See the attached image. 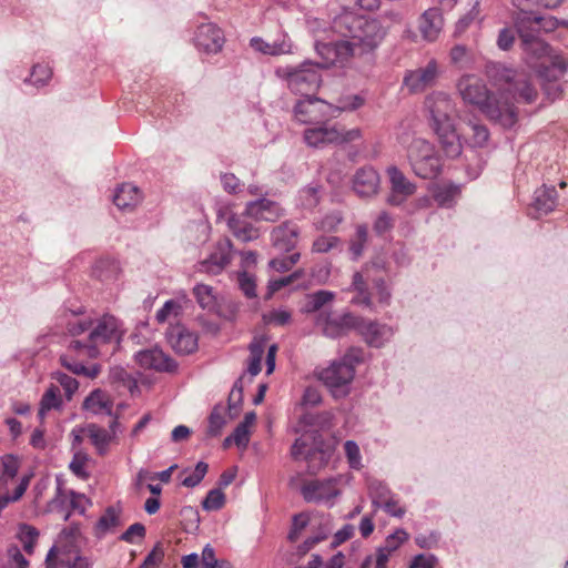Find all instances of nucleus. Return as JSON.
Here are the masks:
<instances>
[{
  "instance_id": "6e6552de",
  "label": "nucleus",
  "mask_w": 568,
  "mask_h": 568,
  "mask_svg": "<svg viewBox=\"0 0 568 568\" xmlns=\"http://www.w3.org/2000/svg\"><path fill=\"white\" fill-rule=\"evenodd\" d=\"M496 69V75L499 77V90L501 95H507L505 101L508 100V97L517 103H532L536 101L538 97L537 89L531 84L528 77L525 73L516 72L511 69L498 65ZM511 104H514L511 102ZM515 108V105H513Z\"/></svg>"
},
{
  "instance_id": "bb28decb",
  "label": "nucleus",
  "mask_w": 568,
  "mask_h": 568,
  "mask_svg": "<svg viewBox=\"0 0 568 568\" xmlns=\"http://www.w3.org/2000/svg\"><path fill=\"white\" fill-rule=\"evenodd\" d=\"M444 26L442 12L437 8L426 10L418 20V30L426 41H435Z\"/></svg>"
},
{
  "instance_id": "f257e3e1",
  "label": "nucleus",
  "mask_w": 568,
  "mask_h": 568,
  "mask_svg": "<svg viewBox=\"0 0 568 568\" xmlns=\"http://www.w3.org/2000/svg\"><path fill=\"white\" fill-rule=\"evenodd\" d=\"M68 331L72 336L88 332L85 339H72L65 352L60 356L63 367L75 375L95 378L101 366H87L89 359L101 354V347L119 345L124 335L123 323L112 314L105 313L94 318H74L68 322Z\"/></svg>"
},
{
  "instance_id": "dca6fc26",
  "label": "nucleus",
  "mask_w": 568,
  "mask_h": 568,
  "mask_svg": "<svg viewBox=\"0 0 568 568\" xmlns=\"http://www.w3.org/2000/svg\"><path fill=\"white\" fill-rule=\"evenodd\" d=\"M387 175L390 183V192L386 202L389 205L398 206L416 192V185L397 166H389Z\"/></svg>"
},
{
  "instance_id": "9d476101",
  "label": "nucleus",
  "mask_w": 568,
  "mask_h": 568,
  "mask_svg": "<svg viewBox=\"0 0 568 568\" xmlns=\"http://www.w3.org/2000/svg\"><path fill=\"white\" fill-rule=\"evenodd\" d=\"M362 136L358 128L346 130L338 125H320L308 128L304 132V141L312 148H323L328 144H343Z\"/></svg>"
},
{
  "instance_id": "e2e57ef3",
  "label": "nucleus",
  "mask_w": 568,
  "mask_h": 568,
  "mask_svg": "<svg viewBox=\"0 0 568 568\" xmlns=\"http://www.w3.org/2000/svg\"><path fill=\"white\" fill-rule=\"evenodd\" d=\"M292 314L290 311L284 308L273 310L268 314L264 315V321L267 324L283 326L290 323Z\"/></svg>"
},
{
  "instance_id": "393cba45",
  "label": "nucleus",
  "mask_w": 568,
  "mask_h": 568,
  "mask_svg": "<svg viewBox=\"0 0 568 568\" xmlns=\"http://www.w3.org/2000/svg\"><path fill=\"white\" fill-rule=\"evenodd\" d=\"M298 235V226L291 221H286L273 229L271 233L272 244L280 252H290L296 246Z\"/></svg>"
},
{
  "instance_id": "2eb2a0df",
  "label": "nucleus",
  "mask_w": 568,
  "mask_h": 568,
  "mask_svg": "<svg viewBox=\"0 0 568 568\" xmlns=\"http://www.w3.org/2000/svg\"><path fill=\"white\" fill-rule=\"evenodd\" d=\"M567 68L568 65L562 57H555L552 67L540 68L539 77L542 79V90L550 101L561 98L562 87L557 82V79L566 72Z\"/></svg>"
},
{
  "instance_id": "b1692460",
  "label": "nucleus",
  "mask_w": 568,
  "mask_h": 568,
  "mask_svg": "<svg viewBox=\"0 0 568 568\" xmlns=\"http://www.w3.org/2000/svg\"><path fill=\"white\" fill-rule=\"evenodd\" d=\"M166 339L175 353L187 355L197 349V336L187 328L175 325L166 332Z\"/></svg>"
},
{
  "instance_id": "f8f14e48",
  "label": "nucleus",
  "mask_w": 568,
  "mask_h": 568,
  "mask_svg": "<svg viewBox=\"0 0 568 568\" xmlns=\"http://www.w3.org/2000/svg\"><path fill=\"white\" fill-rule=\"evenodd\" d=\"M339 478L313 479L305 481L301 487V494L305 501L325 504L332 507L341 495Z\"/></svg>"
},
{
  "instance_id": "f704fd0d",
  "label": "nucleus",
  "mask_w": 568,
  "mask_h": 568,
  "mask_svg": "<svg viewBox=\"0 0 568 568\" xmlns=\"http://www.w3.org/2000/svg\"><path fill=\"white\" fill-rule=\"evenodd\" d=\"M92 444L95 446L98 453L103 455L108 450V446L112 439V435L104 428L89 424L85 428Z\"/></svg>"
},
{
  "instance_id": "69168bd1",
  "label": "nucleus",
  "mask_w": 568,
  "mask_h": 568,
  "mask_svg": "<svg viewBox=\"0 0 568 568\" xmlns=\"http://www.w3.org/2000/svg\"><path fill=\"white\" fill-rule=\"evenodd\" d=\"M164 557V550L161 542H156L153 549L148 554L139 568H156Z\"/></svg>"
},
{
  "instance_id": "39448f33",
  "label": "nucleus",
  "mask_w": 568,
  "mask_h": 568,
  "mask_svg": "<svg viewBox=\"0 0 568 568\" xmlns=\"http://www.w3.org/2000/svg\"><path fill=\"white\" fill-rule=\"evenodd\" d=\"M362 361V351L351 348L342 358L334 361L323 369L320 378L329 388L334 397H344L349 393V385L355 376V365Z\"/></svg>"
},
{
  "instance_id": "7c9ffc66",
  "label": "nucleus",
  "mask_w": 568,
  "mask_h": 568,
  "mask_svg": "<svg viewBox=\"0 0 568 568\" xmlns=\"http://www.w3.org/2000/svg\"><path fill=\"white\" fill-rule=\"evenodd\" d=\"M83 408L90 410L94 415H112V402L101 389H94L90 393V395L83 402Z\"/></svg>"
},
{
  "instance_id": "4c0bfd02",
  "label": "nucleus",
  "mask_w": 568,
  "mask_h": 568,
  "mask_svg": "<svg viewBox=\"0 0 568 568\" xmlns=\"http://www.w3.org/2000/svg\"><path fill=\"white\" fill-rule=\"evenodd\" d=\"M193 293L199 305L209 312H212L216 307V297L213 294V288L209 285L197 284L193 288Z\"/></svg>"
},
{
  "instance_id": "aec40b11",
  "label": "nucleus",
  "mask_w": 568,
  "mask_h": 568,
  "mask_svg": "<svg viewBox=\"0 0 568 568\" xmlns=\"http://www.w3.org/2000/svg\"><path fill=\"white\" fill-rule=\"evenodd\" d=\"M195 45L206 53H217L224 44V34L213 23L201 24L195 33Z\"/></svg>"
},
{
  "instance_id": "864d4df0",
  "label": "nucleus",
  "mask_w": 568,
  "mask_h": 568,
  "mask_svg": "<svg viewBox=\"0 0 568 568\" xmlns=\"http://www.w3.org/2000/svg\"><path fill=\"white\" fill-rule=\"evenodd\" d=\"M119 267L115 262L109 260H101L97 263L94 274L101 281H109L115 277Z\"/></svg>"
},
{
  "instance_id": "f3484780",
  "label": "nucleus",
  "mask_w": 568,
  "mask_h": 568,
  "mask_svg": "<svg viewBox=\"0 0 568 568\" xmlns=\"http://www.w3.org/2000/svg\"><path fill=\"white\" fill-rule=\"evenodd\" d=\"M437 75L438 64L435 60H430L423 68L407 71L403 83L410 93H418L433 85Z\"/></svg>"
},
{
  "instance_id": "603ef678",
  "label": "nucleus",
  "mask_w": 568,
  "mask_h": 568,
  "mask_svg": "<svg viewBox=\"0 0 568 568\" xmlns=\"http://www.w3.org/2000/svg\"><path fill=\"white\" fill-rule=\"evenodd\" d=\"M341 244V240L337 236H318L312 244L313 253H327L336 248Z\"/></svg>"
},
{
  "instance_id": "a19ab883",
  "label": "nucleus",
  "mask_w": 568,
  "mask_h": 568,
  "mask_svg": "<svg viewBox=\"0 0 568 568\" xmlns=\"http://www.w3.org/2000/svg\"><path fill=\"white\" fill-rule=\"evenodd\" d=\"M460 190L458 185L455 184H447L442 185L437 187V190L434 193L435 201L440 206L449 207L453 205L455 199L458 196Z\"/></svg>"
},
{
  "instance_id": "4468645a",
  "label": "nucleus",
  "mask_w": 568,
  "mask_h": 568,
  "mask_svg": "<svg viewBox=\"0 0 568 568\" xmlns=\"http://www.w3.org/2000/svg\"><path fill=\"white\" fill-rule=\"evenodd\" d=\"M331 105L315 97L300 99L294 106L295 119L304 124L321 122L328 116Z\"/></svg>"
},
{
  "instance_id": "5fc2aeb1",
  "label": "nucleus",
  "mask_w": 568,
  "mask_h": 568,
  "mask_svg": "<svg viewBox=\"0 0 568 568\" xmlns=\"http://www.w3.org/2000/svg\"><path fill=\"white\" fill-rule=\"evenodd\" d=\"M88 459L89 458L85 453L78 452L73 455V458L70 462V470L81 479H87L89 477V473L85 469Z\"/></svg>"
},
{
  "instance_id": "c03bdc74",
  "label": "nucleus",
  "mask_w": 568,
  "mask_h": 568,
  "mask_svg": "<svg viewBox=\"0 0 568 568\" xmlns=\"http://www.w3.org/2000/svg\"><path fill=\"white\" fill-rule=\"evenodd\" d=\"M243 400V378L240 377L233 385L229 395L230 418L233 419L239 415Z\"/></svg>"
},
{
  "instance_id": "c9c22d12",
  "label": "nucleus",
  "mask_w": 568,
  "mask_h": 568,
  "mask_svg": "<svg viewBox=\"0 0 568 568\" xmlns=\"http://www.w3.org/2000/svg\"><path fill=\"white\" fill-rule=\"evenodd\" d=\"M62 406V399L60 396V388L57 385L51 384L45 393L42 395L39 408V416L43 418L45 414L51 409H59Z\"/></svg>"
},
{
  "instance_id": "1a4fd4ad",
  "label": "nucleus",
  "mask_w": 568,
  "mask_h": 568,
  "mask_svg": "<svg viewBox=\"0 0 568 568\" xmlns=\"http://www.w3.org/2000/svg\"><path fill=\"white\" fill-rule=\"evenodd\" d=\"M539 23L540 19H531L527 12L518 14L515 21L524 51L538 59L549 57L552 62L556 55L551 54V48L539 37L535 28Z\"/></svg>"
},
{
  "instance_id": "7ed1b4c3",
  "label": "nucleus",
  "mask_w": 568,
  "mask_h": 568,
  "mask_svg": "<svg viewBox=\"0 0 568 568\" xmlns=\"http://www.w3.org/2000/svg\"><path fill=\"white\" fill-rule=\"evenodd\" d=\"M389 26L383 24L381 19L358 16L351 11H343L332 21V30L341 37L348 39L356 49L372 51L385 38Z\"/></svg>"
},
{
  "instance_id": "cd10ccee",
  "label": "nucleus",
  "mask_w": 568,
  "mask_h": 568,
  "mask_svg": "<svg viewBox=\"0 0 568 568\" xmlns=\"http://www.w3.org/2000/svg\"><path fill=\"white\" fill-rule=\"evenodd\" d=\"M251 48L260 53L267 55H282L292 53L293 44L287 34H282L272 42H267L260 37L250 40Z\"/></svg>"
},
{
  "instance_id": "8fccbe9b",
  "label": "nucleus",
  "mask_w": 568,
  "mask_h": 568,
  "mask_svg": "<svg viewBox=\"0 0 568 568\" xmlns=\"http://www.w3.org/2000/svg\"><path fill=\"white\" fill-rule=\"evenodd\" d=\"M225 495L220 488L211 489L205 499L202 501V507L207 511L219 510L224 506Z\"/></svg>"
},
{
  "instance_id": "774afa93",
  "label": "nucleus",
  "mask_w": 568,
  "mask_h": 568,
  "mask_svg": "<svg viewBox=\"0 0 568 568\" xmlns=\"http://www.w3.org/2000/svg\"><path fill=\"white\" fill-rule=\"evenodd\" d=\"M394 226L393 217L386 211H382L374 221L373 230L376 234L382 235L390 231Z\"/></svg>"
},
{
  "instance_id": "e433bc0d",
  "label": "nucleus",
  "mask_w": 568,
  "mask_h": 568,
  "mask_svg": "<svg viewBox=\"0 0 568 568\" xmlns=\"http://www.w3.org/2000/svg\"><path fill=\"white\" fill-rule=\"evenodd\" d=\"M20 462L12 455H6L0 460V487L6 486L9 480L18 474Z\"/></svg>"
},
{
  "instance_id": "a18cd8bd",
  "label": "nucleus",
  "mask_w": 568,
  "mask_h": 568,
  "mask_svg": "<svg viewBox=\"0 0 568 568\" xmlns=\"http://www.w3.org/2000/svg\"><path fill=\"white\" fill-rule=\"evenodd\" d=\"M52 77V70L50 67L44 64H34L30 78L26 79L24 82L32 83L37 88L44 87Z\"/></svg>"
},
{
  "instance_id": "a211bd4d",
  "label": "nucleus",
  "mask_w": 568,
  "mask_h": 568,
  "mask_svg": "<svg viewBox=\"0 0 568 568\" xmlns=\"http://www.w3.org/2000/svg\"><path fill=\"white\" fill-rule=\"evenodd\" d=\"M381 179L377 171L369 165L359 168L352 179L353 191L359 197H371L377 194Z\"/></svg>"
},
{
  "instance_id": "412c9836",
  "label": "nucleus",
  "mask_w": 568,
  "mask_h": 568,
  "mask_svg": "<svg viewBox=\"0 0 568 568\" xmlns=\"http://www.w3.org/2000/svg\"><path fill=\"white\" fill-rule=\"evenodd\" d=\"M232 247V242L229 239L220 240L214 251L201 263V270L210 274L222 272L231 262Z\"/></svg>"
},
{
  "instance_id": "4d7b16f0",
  "label": "nucleus",
  "mask_w": 568,
  "mask_h": 568,
  "mask_svg": "<svg viewBox=\"0 0 568 568\" xmlns=\"http://www.w3.org/2000/svg\"><path fill=\"white\" fill-rule=\"evenodd\" d=\"M342 220H343V217H342L341 213L333 212V213L326 214L320 221L315 222L314 225H315L316 230H318V231L333 232L341 224Z\"/></svg>"
},
{
  "instance_id": "f03ea898",
  "label": "nucleus",
  "mask_w": 568,
  "mask_h": 568,
  "mask_svg": "<svg viewBox=\"0 0 568 568\" xmlns=\"http://www.w3.org/2000/svg\"><path fill=\"white\" fill-rule=\"evenodd\" d=\"M464 103L480 110L490 120L510 128L516 123L517 112L508 101H500L488 90L485 81L475 74H465L456 84Z\"/></svg>"
},
{
  "instance_id": "ea45409f",
  "label": "nucleus",
  "mask_w": 568,
  "mask_h": 568,
  "mask_svg": "<svg viewBox=\"0 0 568 568\" xmlns=\"http://www.w3.org/2000/svg\"><path fill=\"white\" fill-rule=\"evenodd\" d=\"M264 354L263 339H255L250 344V361L247 372L252 376H256L261 372V362Z\"/></svg>"
},
{
  "instance_id": "680f3d73",
  "label": "nucleus",
  "mask_w": 568,
  "mask_h": 568,
  "mask_svg": "<svg viewBox=\"0 0 568 568\" xmlns=\"http://www.w3.org/2000/svg\"><path fill=\"white\" fill-rule=\"evenodd\" d=\"M407 539L408 534L404 529H397L395 532H393L386 538L385 542L381 547L388 550V552L393 554Z\"/></svg>"
},
{
  "instance_id": "58836bf2",
  "label": "nucleus",
  "mask_w": 568,
  "mask_h": 568,
  "mask_svg": "<svg viewBox=\"0 0 568 568\" xmlns=\"http://www.w3.org/2000/svg\"><path fill=\"white\" fill-rule=\"evenodd\" d=\"M226 424L225 408L215 406L209 416V426L206 434L210 437H217Z\"/></svg>"
},
{
  "instance_id": "4be33fe9",
  "label": "nucleus",
  "mask_w": 568,
  "mask_h": 568,
  "mask_svg": "<svg viewBox=\"0 0 568 568\" xmlns=\"http://www.w3.org/2000/svg\"><path fill=\"white\" fill-rule=\"evenodd\" d=\"M357 331L363 336L364 341L373 347H382L394 335V329L390 326L373 321H365L361 317Z\"/></svg>"
},
{
  "instance_id": "423d86ee",
  "label": "nucleus",
  "mask_w": 568,
  "mask_h": 568,
  "mask_svg": "<svg viewBox=\"0 0 568 568\" xmlns=\"http://www.w3.org/2000/svg\"><path fill=\"white\" fill-rule=\"evenodd\" d=\"M275 74L284 80L287 88L304 98L314 97L322 83L320 64L306 60L297 67L277 68Z\"/></svg>"
},
{
  "instance_id": "20e7f679",
  "label": "nucleus",
  "mask_w": 568,
  "mask_h": 568,
  "mask_svg": "<svg viewBox=\"0 0 568 568\" xmlns=\"http://www.w3.org/2000/svg\"><path fill=\"white\" fill-rule=\"evenodd\" d=\"M425 108L446 156L455 159L460 155L463 146L453 121L456 109L452 98L445 92H433L426 97Z\"/></svg>"
},
{
  "instance_id": "de8ad7c7",
  "label": "nucleus",
  "mask_w": 568,
  "mask_h": 568,
  "mask_svg": "<svg viewBox=\"0 0 568 568\" xmlns=\"http://www.w3.org/2000/svg\"><path fill=\"white\" fill-rule=\"evenodd\" d=\"M469 132L466 134L469 135L470 144L474 148H481L488 141L489 132L487 128L483 124L469 122L467 124Z\"/></svg>"
},
{
  "instance_id": "0eeeda50",
  "label": "nucleus",
  "mask_w": 568,
  "mask_h": 568,
  "mask_svg": "<svg viewBox=\"0 0 568 568\" xmlns=\"http://www.w3.org/2000/svg\"><path fill=\"white\" fill-rule=\"evenodd\" d=\"M412 171L420 179H435L442 173L443 162L435 145L425 139H414L407 148Z\"/></svg>"
},
{
  "instance_id": "72a5a7b5",
  "label": "nucleus",
  "mask_w": 568,
  "mask_h": 568,
  "mask_svg": "<svg viewBox=\"0 0 568 568\" xmlns=\"http://www.w3.org/2000/svg\"><path fill=\"white\" fill-rule=\"evenodd\" d=\"M335 298V293L331 291L320 290L306 296L305 303L303 305L302 311L304 313H320L323 307L333 302Z\"/></svg>"
},
{
  "instance_id": "052dcab7",
  "label": "nucleus",
  "mask_w": 568,
  "mask_h": 568,
  "mask_svg": "<svg viewBox=\"0 0 568 568\" xmlns=\"http://www.w3.org/2000/svg\"><path fill=\"white\" fill-rule=\"evenodd\" d=\"M308 525V516L306 514H297V515H294L293 516V520H292V527H291V530L288 532V540L291 542H294L298 539L301 532L306 528V526Z\"/></svg>"
},
{
  "instance_id": "338daca9",
  "label": "nucleus",
  "mask_w": 568,
  "mask_h": 568,
  "mask_svg": "<svg viewBox=\"0 0 568 568\" xmlns=\"http://www.w3.org/2000/svg\"><path fill=\"white\" fill-rule=\"evenodd\" d=\"M145 537V527L141 523H135L131 525L121 536L120 539L128 544H134L138 538L142 540Z\"/></svg>"
},
{
  "instance_id": "6e6d98bb",
  "label": "nucleus",
  "mask_w": 568,
  "mask_h": 568,
  "mask_svg": "<svg viewBox=\"0 0 568 568\" xmlns=\"http://www.w3.org/2000/svg\"><path fill=\"white\" fill-rule=\"evenodd\" d=\"M300 253L276 257L270 261L268 266L276 272H287L300 261Z\"/></svg>"
},
{
  "instance_id": "473e14b6",
  "label": "nucleus",
  "mask_w": 568,
  "mask_h": 568,
  "mask_svg": "<svg viewBox=\"0 0 568 568\" xmlns=\"http://www.w3.org/2000/svg\"><path fill=\"white\" fill-rule=\"evenodd\" d=\"M557 205V191L554 186H542L535 192L534 207L540 214L551 212Z\"/></svg>"
},
{
  "instance_id": "3c124183",
  "label": "nucleus",
  "mask_w": 568,
  "mask_h": 568,
  "mask_svg": "<svg viewBox=\"0 0 568 568\" xmlns=\"http://www.w3.org/2000/svg\"><path fill=\"white\" fill-rule=\"evenodd\" d=\"M53 378L64 389L65 397H67L68 400H70L72 398L73 394L79 388L78 381L74 377L69 376V375H67L65 373H62V372H55L53 374Z\"/></svg>"
},
{
  "instance_id": "ddd939ff",
  "label": "nucleus",
  "mask_w": 568,
  "mask_h": 568,
  "mask_svg": "<svg viewBox=\"0 0 568 568\" xmlns=\"http://www.w3.org/2000/svg\"><path fill=\"white\" fill-rule=\"evenodd\" d=\"M315 49L318 55L322 58V62H317L321 68H328L336 63H344L348 58L355 54L354 43L349 42L348 39L321 42L316 41Z\"/></svg>"
},
{
  "instance_id": "bf43d9fd",
  "label": "nucleus",
  "mask_w": 568,
  "mask_h": 568,
  "mask_svg": "<svg viewBox=\"0 0 568 568\" xmlns=\"http://www.w3.org/2000/svg\"><path fill=\"white\" fill-rule=\"evenodd\" d=\"M450 60L458 68H467L471 62L469 51L462 44H457L452 48Z\"/></svg>"
},
{
  "instance_id": "09e8293b",
  "label": "nucleus",
  "mask_w": 568,
  "mask_h": 568,
  "mask_svg": "<svg viewBox=\"0 0 568 568\" xmlns=\"http://www.w3.org/2000/svg\"><path fill=\"white\" fill-rule=\"evenodd\" d=\"M38 536H39L38 530L32 526L23 524L19 527L18 538L20 539L21 544L23 545V549L28 554L33 552V547L38 539Z\"/></svg>"
},
{
  "instance_id": "c756f323",
  "label": "nucleus",
  "mask_w": 568,
  "mask_h": 568,
  "mask_svg": "<svg viewBox=\"0 0 568 568\" xmlns=\"http://www.w3.org/2000/svg\"><path fill=\"white\" fill-rule=\"evenodd\" d=\"M113 202L120 210H131L141 202L140 190L133 184L124 183L116 189Z\"/></svg>"
},
{
  "instance_id": "49530a36",
  "label": "nucleus",
  "mask_w": 568,
  "mask_h": 568,
  "mask_svg": "<svg viewBox=\"0 0 568 568\" xmlns=\"http://www.w3.org/2000/svg\"><path fill=\"white\" fill-rule=\"evenodd\" d=\"M368 493L375 508H379L384 500L392 496L388 487L378 480L369 481Z\"/></svg>"
},
{
  "instance_id": "a878e982",
  "label": "nucleus",
  "mask_w": 568,
  "mask_h": 568,
  "mask_svg": "<svg viewBox=\"0 0 568 568\" xmlns=\"http://www.w3.org/2000/svg\"><path fill=\"white\" fill-rule=\"evenodd\" d=\"M80 535L78 526H70L64 528L55 541V545L51 547L45 558V568H55V558L58 556L70 552L71 548L74 547V542Z\"/></svg>"
},
{
  "instance_id": "6ab92c4d",
  "label": "nucleus",
  "mask_w": 568,
  "mask_h": 568,
  "mask_svg": "<svg viewBox=\"0 0 568 568\" xmlns=\"http://www.w3.org/2000/svg\"><path fill=\"white\" fill-rule=\"evenodd\" d=\"M244 214L255 220L275 222L285 215V211L277 202L263 197L247 202Z\"/></svg>"
},
{
  "instance_id": "c85d7f7f",
  "label": "nucleus",
  "mask_w": 568,
  "mask_h": 568,
  "mask_svg": "<svg viewBox=\"0 0 568 568\" xmlns=\"http://www.w3.org/2000/svg\"><path fill=\"white\" fill-rule=\"evenodd\" d=\"M227 226L241 242L246 243L260 237V230L241 215L232 214L227 219Z\"/></svg>"
},
{
  "instance_id": "37998d69",
  "label": "nucleus",
  "mask_w": 568,
  "mask_h": 568,
  "mask_svg": "<svg viewBox=\"0 0 568 568\" xmlns=\"http://www.w3.org/2000/svg\"><path fill=\"white\" fill-rule=\"evenodd\" d=\"M368 230L367 226L362 224L356 227L355 236L349 242V252L354 260L362 256L364 247L367 243Z\"/></svg>"
},
{
  "instance_id": "5701e85b",
  "label": "nucleus",
  "mask_w": 568,
  "mask_h": 568,
  "mask_svg": "<svg viewBox=\"0 0 568 568\" xmlns=\"http://www.w3.org/2000/svg\"><path fill=\"white\" fill-rule=\"evenodd\" d=\"M135 361L142 368L160 372H174L178 367L176 363L158 347L138 352Z\"/></svg>"
},
{
  "instance_id": "79ce46f5",
  "label": "nucleus",
  "mask_w": 568,
  "mask_h": 568,
  "mask_svg": "<svg viewBox=\"0 0 568 568\" xmlns=\"http://www.w3.org/2000/svg\"><path fill=\"white\" fill-rule=\"evenodd\" d=\"M183 310L182 301L178 298L169 300L156 312L155 318L159 323H164L171 318H176Z\"/></svg>"
},
{
  "instance_id": "9b49d317",
  "label": "nucleus",
  "mask_w": 568,
  "mask_h": 568,
  "mask_svg": "<svg viewBox=\"0 0 568 568\" xmlns=\"http://www.w3.org/2000/svg\"><path fill=\"white\" fill-rule=\"evenodd\" d=\"M359 317L352 313L336 314L333 311L324 310L315 318V325L326 337L337 338L347 334L351 329H357Z\"/></svg>"
},
{
  "instance_id": "13d9d810",
  "label": "nucleus",
  "mask_w": 568,
  "mask_h": 568,
  "mask_svg": "<svg viewBox=\"0 0 568 568\" xmlns=\"http://www.w3.org/2000/svg\"><path fill=\"white\" fill-rule=\"evenodd\" d=\"M207 468L209 466L206 463L199 462L195 465L194 470L182 480V485L189 488L197 486L207 473Z\"/></svg>"
},
{
  "instance_id": "0e129e2a",
  "label": "nucleus",
  "mask_w": 568,
  "mask_h": 568,
  "mask_svg": "<svg viewBox=\"0 0 568 568\" xmlns=\"http://www.w3.org/2000/svg\"><path fill=\"white\" fill-rule=\"evenodd\" d=\"M29 561L22 555L18 546L8 548V568H28Z\"/></svg>"
},
{
  "instance_id": "2f4dec72",
  "label": "nucleus",
  "mask_w": 568,
  "mask_h": 568,
  "mask_svg": "<svg viewBox=\"0 0 568 568\" xmlns=\"http://www.w3.org/2000/svg\"><path fill=\"white\" fill-rule=\"evenodd\" d=\"M119 526H121V509L110 506L97 521L95 534L101 538L108 532L114 531Z\"/></svg>"
}]
</instances>
